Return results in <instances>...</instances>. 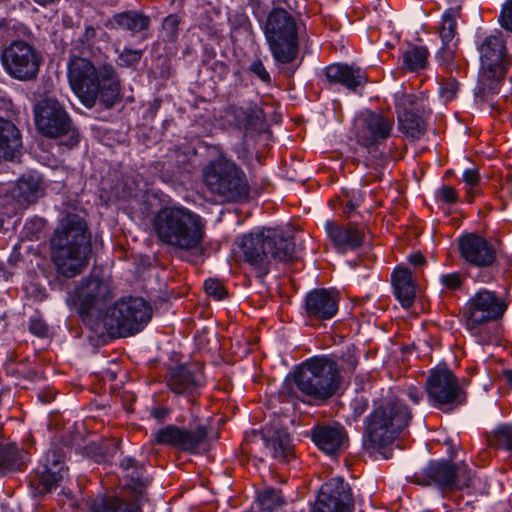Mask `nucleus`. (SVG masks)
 <instances>
[{
	"instance_id": "f257e3e1",
	"label": "nucleus",
	"mask_w": 512,
	"mask_h": 512,
	"mask_svg": "<svg viewBox=\"0 0 512 512\" xmlns=\"http://www.w3.org/2000/svg\"><path fill=\"white\" fill-rule=\"evenodd\" d=\"M71 89L83 105L91 108L96 100L112 107L120 96V81L112 64L92 62L85 57H73L68 63Z\"/></svg>"
},
{
	"instance_id": "f03ea898",
	"label": "nucleus",
	"mask_w": 512,
	"mask_h": 512,
	"mask_svg": "<svg viewBox=\"0 0 512 512\" xmlns=\"http://www.w3.org/2000/svg\"><path fill=\"white\" fill-rule=\"evenodd\" d=\"M52 259L66 277L82 272L91 252L90 236L85 221L78 215L63 218L51 239Z\"/></svg>"
},
{
	"instance_id": "7ed1b4c3",
	"label": "nucleus",
	"mask_w": 512,
	"mask_h": 512,
	"mask_svg": "<svg viewBox=\"0 0 512 512\" xmlns=\"http://www.w3.org/2000/svg\"><path fill=\"white\" fill-rule=\"evenodd\" d=\"M422 397L420 388L409 386L399 396L376 403L366 424V433L373 445L382 447L392 443L412 418L404 399L408 398L413 404H418Z\"/></svg>"
},
{
	"instance_id": "20e7f679",
	"label": "nucleus",
	"mask_w": 512,
	"mask_h": 512,
	"mask_svg": "<svg viewBox=\"0 0 512 512\" xmlns=\"http://www.w3.org/2000/svg\"><path fill=\"white\" fill-rule=\"evenodd\" d=\"M152 228L158 239L174 248H198L205 237V222L195 212L182 206L160 209L152 218Z\"/></svg>"
},
{
	"instance_id": "39448f33",
	"label": "nucleus",
	"mask_w": 512,
	"mask_h": 512,
	"mask_svg": "<svg viewBox=\"0 0 512 512\" xmlns=\"http://www.w3.org/2000/svg\"><path fill=\"white\" fill-rule=\"evenodd\" d=\"M240 249L243 261L253 268L258 278H263L276 263L293 259L295 243L278 230L263 228L244 235Z\"/></svg>"
},
{
	"instance_id": "423d86ee",
	"label": "nucleus",
	"mask_w": 512,
	"mask_h": 512,
	"mask_svg": "<svg viewBox=\"0 0 512 512\" xmlns=\"http://www.w3.org/2000/svg\"><path fill=\"white\" fill-rule=\"evenodd\" d=\"M506 308L504 301L494 291L480 289L465 303L461 321L478 344H490L500 336L498 320Z\"/></svg>"
},
{
	"instance_id": "0eeeda50",
	"label": "nucleus",
	"mask_w": 512,
	"mask_h": 512,
	"mask_svg": "<svg viewBox=\"0 0 512 512\" xmlns=\"http://www.w3.org/2000/svg\"><path fill=\"white\" fill-rule=\"evenodd\" d=\"M477 50L480 70L476 94L487 98L499 92L500 81L512 65V54L507 51L504 33L497 29L478 36Z\"/></svg>"
},
{
	"instance_id": "6e6552de",
	"label": "nucleus",
	"mask_w": 512,
	"mask_h": 512,
	"mask_svg": "<svg viewBox=\"0 0 512 512\" xmlns=\"http://www.w3.org/2000/svg\"><path fill=\"white\" fill-rule=\"evenodd\" d=\"M415 480L423 486H434L443 493L460 491L468 496H477L487 492L486 482L465 463L430 461L416 474Z\"/></svg>"
},
{
	"instance_id": "1a4fd4ad",
	"label": "nucleus",
	"mask_w": 512,
	"mask_h": 512,
	"mask_svg": "<svg viewBox=\"0 0 512 512\" xmlns=\"http://www.w3.org/2000/svg\"><path fill=\"white\" fill-rule=\"evenodd\" d=\"M294 382L299 391L310 399L325 401L340 387V370L333 359L314 357L296 368Z\"/></svg>"
},
{
	"instance_id": "9d476101",
	"label": "nucleus",
	"mask_w": 512,
	"mask_h": 512,
	"mask_svg": "<svg viewBox=\"0 0 512 512\" xmlns=\"http://www.w3.org/2000/svg\"><path fill=\"white\" fill-rule=\"evenodd\" d=\"M202 174L208 190L225 201H236L248 195L244 172L222 154L209 161Z\"/></svg>"
},
{
	"instance_id": "9b49d317",
	"label": "nucleus",
	"mask_w": 512,
	"mask_h": 512,
	"mask_svg": "<svg viewBox=\"0 0 512 512\" xmlns=\"http://www.w3.org/2000/svg\"><path fill=\"white\" fill-rule=\"evenodd\" d=\"M264 34L269 49L276 62H292L298 53V36L296 23L284 9H273L264 27Z\"/></svg>"
},
{
	"instance_id": "f8f14e48",
	"label": "nucleus",
	"mask_w": 512,
	"mask_h": 512,
	"mask_svg": "<svg viewBox=\"0 0 512 512\" xmlns=\"http://www.w3.org/2000/svg\"><path fill=\"white\" fill-rule=\"evenodd\" d=\"M152 308L141 297H123L108 308L103 316L104 325L120 336L140 332L151 320Z\"/></svg>"
},
{
	"instance_id": "ddd939ff",
	"label": "nucleus",
	"mask_w": 512,
	"mask_h": 512,
	"mask_svg": "<svg viewBox=\"0 0 512 512\" xmlns=\"http://www.w3.org/2000/svg\"><path fill=\"white\" fill-rule=\"evenodd\" d=\"M4 71L18 81L36 79L41 65V55L31 44L23 40H12L1 52Z\"/></svg>"
},
{
	"instance_id": "4468645a",
	"label": "nucleus",
	"mask_w": 512,
	"mask_h": 512,
	"mask_svg": "<svg viewBox=\"0 0 512 512\" xmlns=\"http://www.w3.org/2000/svg\"><path fill=\"white\" fill-rule=\"evenodd\" d=\"M425 388L431 405L438 409L452 410L466 401L457 377L445 367L430 371Z\"/></svg>"
},
{
	"instance_id": "2eb2a0df",
	"label": "nucleus",
	"mask_w": 512,
	"mask_h": 512,
	"mask_svg": "<svg viewBox=\"0 0 512 512\" xmlns=\"http://www.w3.org/2000/svg\"><path fill=\"white\" fill-rule=\"evenodd\" d=\"M113 297L110 285L98 278L84 279L72 293L69 294L67 303L74 305L79 314L104 316L103 311Z\"/></svg>"
},
{
	"instance_id": "dca6fc26",
	"label": "nucleus",
	"mask_w": 512,
	"mask_h": 512,
	"mask_svg": "<svg viewBox=\"0 0 512 512\" xmlns=\"http://www.w3.org/2000/svg\"><path fill=\"white\" fill-rule=\"evenodd\" d=\"M393 127V118L366 110L356 115L352 133L359 145L371 149L387 140Z\"/></svg>"
},
{
	"instance_id": "f3484780",
	"label": "nucleus",
	"mask_w": 512,
	"mask_h": 512,
	"mask_svg": "<svg viewBox=\"0 0 512 512\" xmlns=\"http://www.w3.org/2000/svg\"><path fill=\"white\" fill-rule=\"evenodd\" d=\"M37 130L49 138H58L71 131V119L59 101L45 98L38 101L33 109Z\"/></svg>"
},
{
	"instance_id": "a211bd4d",
	"label": "nucleus",
	"mask_w": 512,
	"mask_h": 512,
	"mask_svg": "<svg viewBox=\"0 0 512 512\" xmlns=\"http://www.w3.org/2000/svg\"><path fill=\"white\" fill-rule=\"evenodd\" d=\"M458 249L466 264L478 268L492 266L497 256L495 246L476 233L461 236L458 240Z\"/></svg>"
},
{
	"instance_id": "6ab92c4d",
	"label": "nucleus",
	"mask_w": 512,
	"mask_h": 512,
	"mask_svg": "<svg viewBox=\"0 0 512 512\" xmlns=\"http://www.w3.org/2000/svg\"><path fill=\"white\" fill-rule=\"evenodd\" d=\"M206 437L207 431L204 426H198L194 430H186L168 425L154 433L155 443L169 445L190 453L199 452Z\"/></svg>"
},
{
	"instance_id": "aec40b11",
	"label": "nucleus",
	"mask_w": 512,
	"mask_h": 512,
	"mask_svg": "<svg viewBox=\"0 0 512 512\" xmlns=\"http://www.w3.org/2000/svg\"><path fill=\"white\" fill-rule=\"evenodd\" d=\"M327 238L334 249L339 253L354 251L363 245L364 230L354 223L341 225L335 221H326L324 224Z\"/></svg>"
},
{
	"instance_id": "412c9836",
	"label": "nucleus",
	"mask_w": 512,
	"mask_h": 512,
	"mask_svg": "<svg viewBox=\"0 0 512 512\" xmlns=\"http://www.w3.org/2000/svg\"><path fill=\"white\" fill-rule=\"evenodd\" d=\"M66 475L67 468L62 451L58 448L49 449L41 458L38 470L41 492L46 493L55 489Z\"/></svg>"
},
{
	"instance_id": "4be33fe9",
	"label": "nucleus",
	"mask_w": 512,
	"mask_h": 512,
	"mask_svg": "<svg viewBox=\"0 0 512 512\" xmlns=\"http://www.w3.org/2000/svg\"><path fill=\"white\" fill-rule=\"evenodd\" d=\"M338 293L328 289H314L304 300L305 315L315 320H330L338 312Z\"/></svg>"
},
{
	"instance_id": "5701e85b",
	"label": "nucleus",
	"mask_w": 512,
	"mask_h": 512,
	"mask_svg": "<svg viewBox=\"0 0 512 512\" xmlns=\"http://www.w3.org/2000/svg\"><path fill=\"white\" fill-rule=\"evenodd\" d=\"M146 481H137L132 485L133 495L127 500L115 496L94 499L90 505L91 512H142Z\"/></svg>"
},
{
	"instance_id": "b1692460",
	"label": "nucleus",
	"mask_w": 512,
	"mask_h": 512,
	"mask_svg": "<svg viewBox=\"0 0 512 512\" xmlns=\"http://www.w3.org/2000/svg\"><path fill=\"white\" fill-rule=\"evenodd\" d=\"M459 13V8H449L443 13L441 18L438 34L442 46L436 53V58L443 63L450 62L455 56L458 41L456 30Z\"/></svg>"
},
{
	"instance_id": "393cba45",
	"label": "nucleus",
	"mask_w": 512,
	"mask_h": 512,
	"mask_svg": "<svg viewBox=\"0 0 512 512\" xmlns=\"http://www.w3.org/2000/svg\"><path fill=\"white\" fill-rule=\"evenodd\" d=\"M318 502L345 512H352L354 501L349 484L343 478H332L321 486Z\"/></svg>"
},
{
	"instance_id": "a878e982",
	"label": "nucleus",
	"mask_w": 512,
	"mask_h": 512,
	"mask_svg": "<svg viewBox=\"0 0 512 512\" xmlns=\"http://www.w3.org/2000/svg\"><path fill=\"white\" fill-rule=\"evenodd\" d=\"M223 118L239 129L252 130L261 124L263 112L254 102L233 103L225 108Z\"/></svg>"
},
{
	"instance_id": "bb28decb",
	"label": "nucleus",
	"mask_w": 512,
	"mask_h": 512,
	"mask_svg": "<svg viewBox=\"0 0 512 512\" xmlns=\"http://www.w3.org/2000/svg\"><path fill=\"white\" fill-rule=\"evenodd\" d=\"M203 377L200 371H192L185 366L171 370L168 387L176 395L193 396L202 385Z\"/></svg>"
},
{
	"instance_id": "cd10ccee",
	"label": "nucleus",
	"mask_w": 512,
	"mask_h": 512,
	"mask_svg": "<svg viewBox=\"0 0 512 512\" xmlns=\"http://www.w3.org/2000/svg\"><path fill=\"white\" fill-rule=\"evenodd\" d=\"M394 295L402 307H410L416 297L415 276L412 271L404 266H397L391 275Z\"/></svg>"
},
{
	"instance_id": "c85d7f7f",
	"label": "nucleus",
	"mask_w": 512,
	"mask_h": 512,
	"mask_svg": "<svg viewBox=\"0 0 512 512\" xmlns=\"http://www.w3.org/2000/svg\"><path fill=\"white\" fill-rule=\"evenodd\" d=\"M260 439L268 453L278 461H287L293 454V445L285 430L264 428Z\"/></svg>"
},
{
	"instance_id": "c756f323",
	"label": "nucleus",
	"mask_w": 512,
	"mask_h": 512,
	"mask_svg": "<svg viewBox=\"0 0 512 512\" xmlns=\"http://www.w3.org/2000/svg\"><path fill=\"white\" fill-rule=\"evenodd\" d=\"M325 75L330 83L343 85L350 91H356L366 83L363 71L347 64L329 65L325 70Z\"/></svg>"
},
{
	"instance_id": "7c9ffc66",
	"label": "nucleus",
	"mask_w": 512,
	"mask_h": 512,
	"mask_svg": "<svg viewBox=\"0 0 512 512\" xmlns=\"http://www.w3.org/2000/svg\"><path fill=\"white\" fill-rule=\"evenodd\" d=\"M312 440L327 454H333L345 446L346 434L341 426H319L312 430Z\"/></svg>"
},
{
	"instance_id": "2f4dec72",
	"label": "nucleus",
	"mask_w": 512,
	"mask_h": 512,
	"mask_svg": "<svg viewBox=\"0 0 512 512\" xmlns=\"http://www.w3.org/2000/svg\"><path fill=\"white\" fill-rule=\"evenodd\" d=\"M21 145L19 129L11 121L0 118V160H12Z\"/></svg>"
},
{
	"instance_id": "473e14b6",
	"label": "nucleus",
	"mask_w": 512,
	"mask_h": 512,
	"mask_svg": "<svg viewBox=\"0 0 512 512\" xmlns=\"http://www.w3.org/2000/svg\"><path fill=\"white\" fill-rule=\"evenodd\" d=\"M42 181L37 174L23 175L12 190V196L21 206L36 201L42 195Z\"/></svg>"
},
{
	"instance_id": "72a5a7b5",
	"label": "nucleus",
	"mask_w": 512,
	"mask_h": 512,
	"mask_svg": "<svg viewBox=\"0 0 512 512\" xmlns=\"http://www.w3.org/2000/svg\"><path fill=\"white\" fill-rule=\"evenodd\" d=\"M28 461V453L16 444L0 443V476L9 471L20 470Z\"/></svg>"
},
{
	"instance_id": "f704fd0d",
	"label": "nucleus",
	"mask_w": 512,
	"mask_h": 512,
	"mask_svg": "<svg viewBox=\"0 0 512 512\" xmlns=\"http://www.w3.org/2000/svg\"><path fill=\"white\" fill-rule=\"evenodd\" d=\"M398 121L400 130L407 137L418 139L425 132V121L412 110H405L398 116Z\"/></svg>"
},
{
	"instance_id": "c9c22d12",
	"label": "nucleus",
	"mask_w": 512,
	"mask_h": 512,
	"mask_svg": "<svg viewBox=\"0 0 512 512\" xmlns=\"http://www.w3.org/2000/svg\"><path fill=\"white\" fill-rule=\"evenodd\" d=\"M429 51L424 46H413L402 54L403 66L409 71L424 69L427 64Z\"/></svg>"
},
{
	"instance_id": "e433bc0d",
	"label": "nucleus",
	"mask_w": 512,
	"mask_h": 512,
	"mask_svg": "<svg viewBox=\"0 0 512 512\" xmlns=\"http://www.w3.org/2000/svg\"><path fill=\"white\" fill-rule=\"evenodd\" d=\"M117 24L132 33H139L149 27L150 20L148 17L134 12H126L115 17Z\"/></svg>"
},
{
	"instance_id": "4c0bfd02",
	"label": "nucleus",
	"mask_w": 512,
	"mask_h": 512,
	"mask_svg": "<svg viewBox=\"0 0 512 512\" xmlns=\"http://www.w3.org/2000/svg\"><path fill=\"white\" fill-rule=\"evenodd\" d=\"M490 443L507 451H512V424L504 423L498 425L492 432Z\"/></svg>"
},
{
	"instance_id": "58836bf2",
	"label": "nucleus",
	"mask_w": 512,
	"mask_h": 512,
	"mask_svg": "<svg viewBox=\"0 0 512 512\" xmlns=\"http://www.w3.org/2000/svg\"><path fill=\"white\" fill-rule=\"evenodd\" d=\"M257 501L261 510L273 512L283 505L282 496L275 489H265L257 496Z\"/></svg>"
},
{
	"instance_id": "ea45409f",
	"label": "nucleus",
	"mask_w": 512,
	"mask_h": 512,
	"mask_svg": "<svg viewBox=\"0 0 512 512\" xmlns=\"http://www.w3.org/2000/svg\"><path fill=\"white\" fill-rule=\"evenodd\" d=\"M462 181L467 187V198L471 202L476 196L475 188L481 181L479 170L476 167H470L463 171Z\"/></svg>"
},
{
	"instance_id": "a19ab883",
	"label": "nucleus",
	"mask_w": 512,
	"mask_h": 512,
	"mask_svg": "<svg viewBox=\"0 0 512 512\" xmlns=\"http://www.w3.org/2000/svg\"><path fill=\"white\" fill-rule=\"evenodd\" d=\"M179 24L180 17L178 15L170 14L165 17L162 24L163 36L169 41H174L178 36Z\"/></svg>"
},
{
	"instance_id": "79ce46f5",
	"label": "nucleus",
	"mask_w": 512,
	"mask_h": 512,
	"mask_svg": "<svg viewBox=\"0 0 512 512\" xmlns=\"http://www.w3.org/2000/svg\"><path fill=\"white\" fill-rule=\"evenodd\" d=\"M25 27L22 24L13 21H0V41L7 42L14 36L18 35V32H24Z\"/></svg>"
},
{
	"instance_id": "37998d69",
	"label": "nucleus",
	"mask_w": 512,
	"mask_h": 512,
	"mask_svg": "<svg viewBox=\"0 0 512 512\" xmlns=\"http://www.w3.org/2000/svg\"><path fill=\"white\" fill-rule=\"evenodd\" d=\"M459 89V84L455 79L444 80L439 87V94L444 102L455 99Z\"/></svg>"
},
{
	"instance_id": "c03bdc74",
	"label": "nucleus",
	"mask_w": 512,
	"mask_h": 512,
	"mask_svg": "<svg viewBox=\"0 0 512 512\" xmlns=\"http://www.w3.org/2000/svg\"><path fill=\"white\" fill-rule=\"evenodd\" d=\"M141 56H142L141 50H133V49L125 48L119 54L118 64L120 66H126V67L133 66L140 61Z\"/></svg>"
},
{
	"instance_id": "a18cd8bd",
	"label": "nucleus",
	"mask_w": 512,
	"mask_h": 512,
	"mask_svg": "<svg viewBox=\"0 0 512 512\" xmlns=\"http://www.w3.org/2000/svg\"><path fill=\"white\" fill-rule=\"evenodd\" d=\"M435 197L438 201L446 204H454L458 201L457 191L453 187L446 185L436 190Z\"/></svg>"
},
{
	"instance_id": "49530a36",
	"label": "nucleus",
	"mask_w": 512,
	"mask_h": 512,
	"mask_svg": "<svg viewBox=\"0 0 512 512\" xmlns=\"http://www.w3.org/2000/svg\"><path fill=\"white\" fill-rule=\"evenodd\" d=\"M439 281L448 290H458L463 284L461 275L456 272L441 275Z\"/></svg>"
},
{
	"instance_id": "de8ad7c7",
	"label": "nucleus",
	"mask_w": 512,
	"mask_h": 512,
	"mask_svg": "<svg viewBox=\"0 0 512 512\" xmlns=\"http://www.w3.org/2000/svg\"><path fill=\"white\" fill-rule=\"evenodd\" d=\"M204 289L206 293L210 296H213L217 300H221L225 296V288L222 283L217 279H207L204 282Z\"/></svg>"
},
{
	"instance_id": "09e8293b",
	"label": "nucleus",
	"mask_w": 512,
	"mask_h": 512,
	"mask_svg": "<svg viewBox=\"0 0 512 512\" xmlns=\"http://www.w3.org/2000/svg\"><path fill=\"white\" fill-rule=\"evenodd\" d=\"M499 23L503 29L512 33V0H506L502 5Z\"/></svg>"
},
{
	"instance_id": "8fccbe9b",
	"label": "nucleus",
	"mask_w": 512,
	"mask_h": 512,
	"mask_svg": "<svg viewBox=\"0 0 512 512\" xmlns=\"http://www.w3.org/2000/svg\"><path fill=\"white\" fill-rule=\"evenodd\" d=\"M96 37V30L92 26H88L85 28V31L83 35L78 39L77 44L79 43V46L77 48L81 53H84L85 51H88Z\"/></svg>"
},
{
	"instance_id": "3c124183",
	"label": "nucleus",
	"mask_w": 512,
	"mask_h": 512,
	"mask_svg": "<svg viewBox=\"0 0 512 512\" xmlns=\"http://www.w3.org/2000/svg\"><path fill=\"white\" fill-rule=\"evenodd\" d=\"M249 70L256 75L263 83L270 84L271 83V77L269 72L266 70L264 64L260 59L254 60L250 66Z\"/></svg>"
},
{
	"instance_id": "603ef678",
	"label": "nucleus",
	"mask_w": 512,
	"mask_h": 512,
	"mask_svg": "<svg viewBox=\"0 0 512 512\" xmlns=\"http://www.w3.org/2000/svg\"><path fill=\"white\" fill-rule=\"evenodd\" d=\"M363 196L360 191H353L351 198L345 203L343 212L347 217L361 204Z\"/></svg>"
},
{
	"instance_id": "864d4df0",
	"label": "nucleus",
	"mask_w": 512,
	"mask_h": 512,
	"mask_svg": "<svg viewBox=\"0 0 512 512\" xmlns=\"http://www.w3.org/2000/svg\"><path fill=\"white\" fill-rule=\"evenodd\" d=\"M351 406L353 408V411H354V414L355 416H360L362 415L367 407H368V401L364 398V397H356L352 403H351Z\"/></svg>"
},
{
	"instance_id": "5fc2aeb1",
	"label": "nucleus",
	"mask_w": 512,
	"mask_h": 512,
	"mask_svg": "<svg viewBox=\"0 0 512 512\" xmlns=\"http://www.w3.org/2000/svg\"><path fill=\"white\" fill-rule=\"evenodd\" d=\"M30 331L37 335V336H43L47 332L46 325L41 320H31L29 325Z\"/></svg>"
},
{
	"instance_id": "6e6d98bb",
	"label": "nucleus",
	"mask_w": 512,
	"mask_h": 512,
	"mask_svg": "<svg viewBox=\"0 0 512 512\" xmlns=\"http://www.w3.org/2000/svg\"><path fill=\"white\" fill-rule=\"evenodd\" d=\"M408 262L414 268H418V267H422L426 264V259L421 253L415 252L408 256Z\"/></svg>"
},
{
	"instance_id": "4d7b16f0",
	"label": "nucleus",
	"mask_w": 512,
	"mask_h": 512,
	"mask_svg": "<svg viewBox=\"0 0 512 512\" xmlns=\"http://www.w3.org/2000/svg\"><path fill=\"white\" fill-rule=\"evenodd\" d=\"M135 464H136V461L130 457H126V458L122 459V461H121V467L123 469L132 468V467H134Z\"/></svg>"
},
{
	"instance_id": "13d9d810",
	"label": "nucleus",
	"mask_w": 512,
	"mask_h": 512,
	"mask_svg": "<svg viewBox=\"0 0 512 512\" xmlns=\"http://www.w3.org/2000/svg\"><path fill=\"white\" fill-rule=\"evenodd\" d=\"M506 383L512 387V369L504 370L502 373Z\"/></svg>"
},
{
	"instance_id": "bf43d9fd",
	"label": "nucleus",
	"mask_w": 512,
	"mask_h": 512,
	"mask_svg": "<svg viewBox=\"0 0 512 512\" xmlns=\"http://www.w3.org/2000/svg\"><path fill=\"white\" fill-rule=\"evenodd\" d=\"M36 3L42 6H46L49 3H52L54 0H34Z\"/></svg>"
},
{
	"instance_id": "052dcab7",
	"label": "nucleus",
	"mask_w": 512,
	"mask_h": 512,
	"mask_svg": "<svg viewBox=\"0 0 512 512\" xmlns=\"http://www.w3.org/2000/svg\"><path fill=\"white\" fill-rule=\"evenodd\" d=\"M350 358H351L349 361L350 369H354L355 366L357 365V360L352 356H350Z\"/></svg>"
},
{
	"instance_id": "680f3d73",
	"label": "nucleus",
	"mask_w": 512,
	"mask_h": 512,
	"mask_svg": "<svg viewBox=\"0 0 512 512\" xmlns=\"http://www.w3.org/2000/svg\"><path fill=\"white\" fill-rule=\"evenodd\" d=\"M412 98H413V96L409 95V96L405 97V100H407V101H409V103L413 104Z\"/></svg>"
},
{
	"instance_id": "e2e57ef3",
	"label": "nucleus",
	"mask_w": 512,
	"mask_h": 512,
	"mask_svg": "<svg viewBox=\"0 0 512 512\" xmlns=\"http://www.w3.org/2000/svg\"><path fill=\"white\" fill-rule=\"evenodd\" d=\"M36 223L39 227L43 225L42 220H37Z\"/></svg>"
},
{
	"instance_id": "0e129e2a",
	"label": "nucleus",
	"mask_w": 512,
	"mask_h": 512,
	"mask_svg": "<svg viewBox=\"0 0 512 512\" xmlns=\"http://www.w3.org/2000/svg\"><path fill=\"white\" fill-rule=\"evenodd\" d=\"M72 138H74V141H75V142H78V138L75 136V133H74V132H73V134H72Z\"/></svg>"
}]
</instances>
